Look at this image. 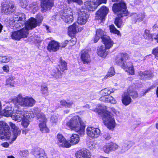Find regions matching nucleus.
<instances>
[{
	"mask_svg": "<svg viewBox=\"0 0 158 158\" xmlns=\"http://www.w3.org/2000/svg\"><path fill=\"white\" fill-rule=\"evenodd\" d=\"M57 142L60 146L66 148L71 146L70 144L66 140L62 134H58L57 135Z\"/></svg>",
	"mask_w": 158,
	"mask_h": 158,
	"instance_id": "16",
	"label": "nucleus"
},
{
	"mask_svg": "<svg viewBox=\"0 0 158 158\" xmlns=\"http://www.w3.org/2000/svg\"><path fill=\"white\" fill-rule=\"evenodd\" d=\"M85 5L86 8L88 10L93 11L98 6L96 3L95 0H91L90 1H86L85 3Z\"/></svg>",
	"mask_w": 158,
	"mask_h": 158,
	"instance_id": "24",
	"label": "nucleus"
},
{
	"mask_svg": "<svg viewBox=\"0 0 158 158\" xmlns=\"http://www.w3.org/2000/svg\"><path fill=\"white\" fill-rule=\"evenodd\" d=\"M95 1L98 6L102 3H106V0H95Z\"/></svg>",
	"mask_w": 158,
	"mask_h": 158,
	"instance_id": "56",
	"label": "nucleus"
},
{
	"mask_svg": "<svg viewBox=\"0 0 158 158\" xmlns=\"http://www.w3.org/2000/svg\"><path fill=\"white\" fill-rule=\"evenodd\" d=\"M104 138L106 140H108L111 138L110 135L108 133H106L103 135Z\"/></svg>",
	"mask_w": 158,
	"mask_h": 158,
	"instance_id": "55",
	"label": "nucleus"
},
{
	"mask_svg": "<svg viewBox=\"0 0 158 158\" xmlns=\"http://www.w3.org/2000/svg\"><path fill=\"white\" fill-rule=\"evenodd\" d=\"M41 91L42 94L46 96L48 95V88L46 85H42L41 87Z\"/></svg>",
	"mask_w": 158,
	"mask_h": 158,
	"instance_id": "42",
	"label": "nucleus"
},
{
	"mask_svg": "<svg viewBox=\"0 0 158 158\" xmlns=\"http://www.w3.org/2000/svg\"><path fill=\"white\" fill-rule=\"evenodd\" d=\"M77 31H81L83 29H82V27H79L78 26L77 24Z\"/></svg>",
	"mask_w": 158,
	"mask_h": 158,
	"instance_id": "62",
	"label": "nucleus"
},
{
	"mask_svg": "<svg viewBox=\"0 0 158 158\" xmlns=\"http://www.w3.org/2000/svg\"><path fill=\"white\" fill-rule=\"evenodd\" d=\"M122 97V102L124 105L127 106L131 102V99L127 92L124 93Z\"/></svg>",
	"mask_w": 158,
	"mask_h": 158,
	"instance_id": "29",
	"label": "nucleus"
},
{
	"mask_svg": "<svg viewBox=\"0 0 158 158\" xmlns=\"http://www.w3.org/2000/svg\"><path fill=\"white\" fill-rule=\"evenodd\" d=\"M77 39L76 38H72L70 40L68 41L69 45L70 46H72L76 44Z\"/></svg>",
	"mask_w": 158,
	"mask_h": 158,
	"instance_id": "52",
	"label": "nucleus"
},
{
	"mask_svg": "<svg viewBox=\"0 0 158 158\" xmlns=\"http://www.w3.org/2000/svg\"><path fill=\"white\" fill-rule=\"evenodd\" d=\"M61 105L64 106L66 108H70L73 104V102H67L65 100H62L60 102Z\"/></svg>",
	"mask_w": 158,
	"mask_h": 158,
	"instance_id": "39",
	"label": "nucleus"
},
{
	"mask_svg": "<svg viewBox=\"0 0 158 158\" xmlns=\"http://www.w3.org/2000/svg\"><path fill=\"white\" fill-rule=\"evenodd\" d=\"M14 111L12 110V107H9L6 108L2 111L0 114L6 117L11 116Z\"/></svg>",
	"mask_w": 158,
	"mask_h": 158,
	"instance_id": "33",
	"label": "nucleus"
},
{
	"mask_svg": "<svg viewBox=\"0 0 158 158\" xmlns=\"http://www.w3.org/2000/svg\"><path fill=\"white\" fill-rule=\"evenodd\" d=\"M15 79V78L12 76L9 77L6 80V84L13 86L15 83V81H14Z\"/></svg>",
	"mask_w": 158,
	"mask_h": 158,
	"instance_id": "40",
	"label": "nucleus"
},
{
	"mask_svg": "<svg viewBox=\"0 0 158 158\" xmlns=\"http://www.w3.org/2000/svg\"><path fill=\"white\" fill-rule=\"evenodd\" d=\"M109 144L111 151H114L118 148V146L116 143L110 142L109 143Z\"/></svg>",
	"mask_w": 158,
	"mask_h": 158,
	"instance_id": "44",
	"label": "nucleus"
},
{
	"mask_svg": "<svg viewBox=\"0 0 158 158\" xmlns=\"http://www.w3.org/2000/svg\"><path fill=\"white\" fill-rule=\"evenodd\" d=\"M31 118H32V116L29 112L26 113V115L22 119L21 125L24 127H27L29 124L30 120Z\"/></svg>",
	"mask_w": 158,
	"mask_h": 158,
	"instance_id": "27",
	"label": "nucleus"
},
{
	"mask_svg": "<svg viewBox=\"0 0 158 158\" xmlns=\"http://www.w3.org/2000/svg\"><path fill=\"white\" fill-rule=\"evenodd\" d=\"M138 74L140 79L142 80H147L151 79L153 77V73L148 70L144 72L139 71Z\"/></svg>",
	"mask_w": 158,
	"mask_h": 158,
	"instance_id": "18",
	"label": "nucleus"
},
{
	"mask_svg": "<svg viewBox=\"0 0 158 158\" xmlns=\"http://www.w3.org/2000/svg\"><path fill=\"white\" fill-rule=\"evenodd\" d=\"M69 3L72 2H75L79 5H81L82 4L83 2L81 0H67Z\"/></svg>",
	"mask_w": 158,
	"mask_h": 158,
	"instance_id": "53",
	"label": "nucleus"
},
{
	"mask_svg": "<svg viewBox=\"0 0 158 158\" xmlns=\"http://www.w3.org/2000/svg\"><path fill=\"white\" fill-rule=\"evenodd\" d=\"M19 5L22 8H25L28 5V3L27 0H19Z\"/></svg>",
	"mask_w": 158,
	"mask_h": 158,
	"instance_id": "47",
	"label": "nucleus"
},
{
	"mask_svg": "<svg viewBox=\"0 0 158 158\" xmlns=\"http://www.w3.org/2000/svg\"><path fill=\"white\" fill-rule=\"evenodd\" d=\"M105 111L100 113L102 117L103 122L107 128L110 130H113L116 126V123L114 118L111 113L107 110V107L105 106Z\"/></svg>",
	"mask_w": 158,
	"mask_h": 158,
	"instance_id": "5",
	"label": "nucleus"
},
{
	"mask_svg": "<svg viewBox=\"0 0 158 158\" xmlns=\"http://www.w3.org/2000/svg\"><path fill=\"white\" fill-rule=\"evenodd\" d=\"M59 67L60 70L62 71H64L66 69L67 63L65 61L61 60V64L59 65Z\"/></svg>",
	"mask_w": 158,
	"mask_h": 158,
	"instance_id": "45",
	"label": "nucleus"
},
{
	"mask_svg": "<svg viewBox=\"0 0 158 158\" xmlns=\"http://www.w3.org/2000/svg\"><path fill=\"white\" fill-rule=\"evenodd\" d=\"M135 20H138L139 21H142L145 17L144 13H140L138 14H135L132 16Z\"/></svg>",
	"mask_w": 158,
	"mask_h": 158,
	"instance_id": "36",
	"label": "nucleus"
},
{
	"mask_svg": "<svg viewBox=\"0 0 158 158\" xmlns=\"http://www.w3.org/2000/svg\"><path fill=\"white\" fill-rule=\"evenodd\" d=\"M108 11V9L105 6H102L96 13L95 19L97 20L100 19L102 21L105 19Z\"/></svg>",
	"mask_w": 158,
	"mask_h": 158,
	"instance_id": "12",
	"label": "nucleus"
},
{
	"mask_svg": "<svg viewBox=\"0 0 158 158\" xmlns=\"http://www.w3.org/2000/svg\"><path fill=\"white\" fill-rule=\"evenodd\" d=\"M51 74L52 76L56 79L60 78L62 77L61 73L57 69L52 70Z\"/></svg>",
	"mask_w": 158,
	"mask_h": 158,
	"instance_id": "34",
	"label": "nucleus"
},
{
	"mask_svg": "<svg viewBox=\"0 0 158 158\" xmlns=\"http://www.w3.org/2000/svg\"><path fill=\"white\" fill-rule=\"evenodd\" d=\"M26 18L25 15L23 14L21 16L20 15L18 16L15 15L13 18L11 19L10 20L13 22H17L15 24V28L19 29H21L22 28H26L25 25L27 22L29 20V19L26 22Z\"/></svg>",
	"mask_w": 158,
	"mask_h": 158,
	"instance_id": "8",
	"label": "nucleus"
},
{
	"mask_svg": "<svg viewBox=\"0 0 158 158\" xmlns=\"http://www.w3.org/2000/svg\"><path fill=\"white\" fill-rule=\"evenodd\" d=\"M15 111L13 112L11 117L14 120L18 122L21 121L26 115V113L29 112L24 110H19V107H15Z\"/></svg>",
	"mask_w": 158,
	"mask_h": 158,
	"instance_id": "11",
	"label": "nucleus"
},
{
	"mask_svg": "<svg viewBox=\"0 0 158 158\" xmlns=\"http://www.w3.org/2000/svg\"><path fill=\"white\" fill-rule=\"evenodd\" d=\"M57 121V118L56 115H52V116L50 119V121L51 122L55 123Z\"/></svg>",
	"mask_w": 158,
	"mask_h": 158,
	"instance_id": "54",
	"label": "nucleus"
},
{
	"mask_svg": "<svg viewBox=\"0 0 158 158\" xmlns=\"http://www.w3.org/2000/svg\"><path fill=\"white\" fill-rule=\"evenodd\" d=\"M81 54V59L84 64H88L90 62V57L88 50H82Z\"/></svg>",
	"mask_w": 158,
	"mask_h": 158,
	"instance_id": "20",
	"label": "nucleus"
},
{
	"mask_svg": "<svg viewBox=\"0 0 158 158\" xmlns=\"http://www.w3.org/2000/svg\"><path fill=\"white\" fill-rule=\"evenodd\" d=\"M15 9V4L12 2H7L4 3L1 7L2 12L6 15L10 14Z\"/></svg>",
	"mask_w": 158,
	"mask_h": 158,
	"instance_id": "10",
	"label": "nucleus"
},
{
	"mask_svg": "<svg viewBox=\"0 0 158 158\" xmlns=\"http://www.w3.org/2000/svg\"><path fill=\"white\" fill-rule=\"evenodd\" d=\"M54 5L53 0H41V11L45 12L50 10Z\"/></svg>",
	"mask_w": 158,
	"mask_h": 158,
	"instance_id": "13",
	"label": "nucleus"
},
{
	"mask_svg": "<svg viewBox=\"0 0 158 158\" xmlns=\"http://www.w3.org/2000/svg\"><path fill=\"white\" fill-rule=\"evenodd\" d=\"M102 42L104 44L106 48L108 49L112 47L114 44L113 41L108 36H105Z\"/></svg>",
	"mask_w": 158,
	"mask_h": 158,
	"instance_id": "26",
	"label": "nucleus"
},
{
	"mask_svg": "<svg viewBox=\"0 0 158 158\" xmlns=\"http://www.w3.org/2000/svg\"><path fill=\"white\" fill-rule=\"evenodd\" d=\"M103 150L105 152L108 153L111 152L109 143L105 145L103 147Z\"/></svg>",
	"mask_w": 158,
	"mask_h": 158,
	"instance_id": "49",
	"label": "nucleus"
},
{
	"mask_svg": "<svg viewBox=\"0 0 158 158\" xmlns=\"http://www.w3.org/2000/svg\"><path fill=\"white\" fill-rule=\"evenodd\" d=\"M27 101L26 102L27 103V106H32L35 103V101L32 98L27 97Z\"/></svg>",
	"mask_w": 158,
	"mask_h": 158,
	"instance_id": "41",
	"label": "nucleus"
},
{
	"mask_svg": "<svg viewBox=\"0 0 158 158\" xmlns=\"http://www.w3.org/2000/svg\"><path fill=\"white\" fill-rule=\"evenodd\" d=\"M143 36L145 39L149 40L152 39V35L150 34V31L149 30H145Z\"/></svg>",
	"mask_w": 158,
	"mask_h": 158,
	"instance_id": "46",
	"label": "nucleus"
},
{
	"mask_svg": "<svg viewBox=\"0 0 158 158\" xmlns=\"http://www.w3.org/2000/svg\"><path fill=\"white\" fill-rule=\"evenodd\" d=\"M33 154L35 158H48L44 151L41 148L35 149Z\"/></svg>",
	"mask_w": 158,
	"mask_h": 158,
	"instance_id": "22",
	"label": "nucleus"
},
{
	"mask_svg": "<svg viewBox=\"0 0 158 158\" xmlns=\"http://www.w3.org/2000/svg\"><path fill=\"white\" fill-rule=\"evenodd\" d=\"M89 15L85 11H81L79 14L77 24L80 25L85 24L86 22Z\"/></svg>",
	"mask_w": 158,
	"mask_h": 158,
	"instance_id": "17",
	"label": "nucleus"
},
{
	"mask_svg": "<svg viewBox=\"0 0 158 158\" xmlns=\"http://www.w3.org/2000/svg\"><path fill=\"white\" fill-rule=\"evenodd\" d=\"M27 97H23L22 95L19 94L18 95L16 98L12 99V101L14 103L17 105H19L21 106H27Z\"/></svg>",
	"mask_w": 158,
	"mask_h": 158,
	"instance_id": "15",
	"label": "nucleus"
},
{
	"mask_svg": "<svg viewBox=\"0 0 158 158\" xmlns=\"http://www.w3.org/2000/svg\"><path fill=\"white\" fill-rule=\"evenodd\" d=\"M80 140L79 135L76 134H73L70 139V142L73 145L77 144Z\"/></svg>",
	"mask_w": 158,
	"mask_h": 158,
	"instance_id": "32",
	"label": "nucleus"
},
{
	"mask_svg": "<svg viewBox=\"0 0 158 158\" xmlns=\"http://www.w3.org/2000/svg\"><path fill=\"white\" fill-rule=\"evenodd\" d=\"M2 69L3 70L6 72H8L9 70V68L8 66L5 65L2 67Z\"/></svg>",
	"mask_w": 158,
	"mask_h": 158,
	"instance_id": "58",
	"label": "nucleus"
},
{
	"mask_svg": "<svg viewBox=\"0 0 158 158\" xmlns=\"http://www.w3.org/2000/svg\"><path fill=\"white\" fill-rule=\"evenodd\" d=\"M37 5V3L36 2H33L32 4H30V6L33 8H35V6H36Z\"/></svg>",
	"mask_w": 158,
	"mask_h": 158,
	"instance_id": "63",
	"label": "nucleus"
},
{
	"mask_svg": "<svg viewBox=\"0 0 158 158\" xmlns=\"http://www.w3.org/2000/svg\"><path fill=\"white\" fill-rule=\"evenodd\" d=\"M127 59L128 56L127 53H120L117 56L115 59V62L129 74H134V70L133 64L131 62L126 61Z\"/></svg>",
	"mask_w": 158,
	"mask_h": 158,
	"instance_id": "4",
	"label": "nucleus"
},
{
	"mask_svg": "<svg viewBox=\"0 0 158 158\" xmlns=\"http://www.w3.org/2000/svg\"><path fill=\"white\" fill-rule=\"evenodd\" d=\"M11 59V57L8 56H0V62L2 63H6L9 62Z\"/></svg>",
	"mask_w": 158,
	"mask_h": 158,
	"instance_id": "38",
	"label": "nucleus"
},
{
	"mask_svg": "<svg viewBox=\"0 0 158 158\" xmlns=\"http://www.w3.org/2000/svg\"><path fill=\"white\" fill-rule=\"evenodd\" d=\"M106 96L102 95V96L101 97L99 98L100 100L101 101H103L107 102L108 97H106Z\"/></svg>",
	"mask_w": 158,
	"mask_h": 158,
	"instance_id": "57",
	"label": "nucleus"
},
{
	"mask_svg": "<svg viewBox=\"0 0 158 158\" xmlns=\"http://www.w3.org/2000/svg\"><path fill=\"white\" fill-rule=\"evenodd\" d=\"M66 125L70 129L74 130L81 135L84 134L85 124L78 115L73 116L66 123Z\"/></svg>",
	"mask_w": 158,
	"mask_h": 158,
	"instance_id": "3",
	"label": "nucleus"
},
{
	"mask_svg": "<svg viewBox=\"0 0 158 158\" xmlns=\"http://www.w3.org/2000/svg\"><path fill=\"white\" fill-rule=\"evenodd\" d=\"M127 93L128 94L129 96L130 97V96L133 99L136 98L138 96V94L137 91L134 89H129Z\"/></svg>",
	"mask_w": 158,
	"mask_h": 158,
	"instance_id": "37",
	"label": "nucleus"
},
{
	"mask_svg": "<svg viewBox=\"0 0 158 158\" xmlns=\"http://www.w3.org/2000/svg\"><path fill=\"white\" fill-rule=\"evenodd\" d=\"M88 135L92 138L98 137L100 133V130L96 128L89 127L86 130Z\"/></svg>",
	"mask_w": 158,
	"mask_h": 158,
	"instance_id": "14",
	"label": "nucleus"
},
{
	"mask_svg": "<svg viewBox=\"0 0 158 158\" xmlns=\"http://www.w3.org/2000/svg\"><path fill=\"white\" fill-rule=\"evenodd\" d=\"M59 14L61 19L64 21L68 23H72L73 20L72 11L70 9H64L63 10L60 11Z\"/></svg>",
	"mask_w": 158,
	"mask_h": 158,
	"instance_id": "9",
	"label": "nucleus"
},
{
	"mask_svg": "<svg viewBox=\"0 0 158 158\" xmlns=\"http://www.w3.org/2000/svg\"><path fill=\"white\" fill-rule=\"evenodd\" d=\"M132 146V143L130 141L126 140L122 144L121 147V152L124 153L128 150Z\"/></svg>",
	"mask_w": 158,
	"mask_h": 158,
	"instance_id": "28",
	"label": "nucleus"
},
{
	"mask_svg": "<svg viewBox=\"0 0 158 158\" xmlns=\"http://www.w3.org/2000/svg\"><path fill=\"white\" fill-rule=\"evenodd\" d=\"M155 87V86L153 85L151 86L149 88H148V89H146L145 90V94L146 93L148 92V91H150V89H153Z\"/></svg>",
	"mask_w": 158,
	"mask_h": 158,
	"instance_id": "61",
	"label": "nucleus"
},
{
	"mask_svg": "<svg viewBox=\"0 0 158 158\" xmlns=\"http://www.w3.org/2000/svg\"><path fill=\"white\" fill-rule=\"evenodd\" d=\"M105 36H107L106 35V32L101 29H98L97 30L96 32V35L94 39V41L95 43L97 42L101 38L102 40L104 38Z\"/></svg>",
	"mask_w": 158,
	"mask_h": 158,
	"instance_id": "25",
	"label": "nucleus"
},
{
	"mask_svg": "<svg viewBox=\"0 0 158 158\" xmlns=\"http://www.w3.org/2000/svg\"><path fill=\"white\" fill-rule=\"evenodd\" d=\"M110 32L113 33L117 34L118 35H121L120 31L117 30L113 25L110 26Z\"/></svg>",
	"mask_w": 158,
	"mask_h": 158,
	"instance_id": "43",
	"label": "nucleus"
},
{
	"mask_svg": "<svg viewBox=\"0 0 158 158\" xmlns=\"http://www.w3.org/2000/svg\"><path fill=\"white\" fill-rule=\"evenodd\" d=\"M77 158H90L91 155L89 151L86 149H82L76 154Z\"/></svg>",
	"mask_w": 158,
	"mask_h": 158,
	"instance_id": "19",
	"label": "nucleus"
},
{
	"mask_svg": "<svg viewBox=\"0 0 158 158\" xmlns=\"http://www.w3.org/2000/svg\"><path fill=\"white\" fill-rule=\"evenodd\" d=\"M2 145L3 147H4L7 148L9 147V145L8 143L5 142L2 143Z\"/></svg>",
	"mask_w": 158,
	"mask_h": 158,
	"instance_id": "60",
	"label": "nucleus"
},
{
	"mask_svg": "<svg viewBox=\"0 0 158 158\" xmlns=\"http://www.w3.org/2000/svg\"><path fill=\"white\" fill-rule=\"evenodd\" d=\"M33 113L35 115L38 121L40 122L39 126L40 131L43 133L48 132L49 129L46 125L47 119L45 115L37 107L34 108Z\"/></svg>",
	"mask_w": 158,
	"mask_h": 158,
	"instance_id": "6",
	"label": "nucleus"
},
{
	"mask_svg": "<svg viewBox=\"0 0 158 158\" xmlns=\"http://www.w3.org/2000/svg\"><path fill=\"white\" fill-rule=\"evenodd\" d=\"M69 43L68 40H66L64 42H63L61 44L60 46L62 47H65L67 44Z\"/></svg>",
	"mask_w": 158,
	"mask_h": 158,
	"instance_id": "59",
	"label": "nucleus"
},
{
	"mask_svg": "<svg viewBox=\"0 0 158 158\" xmlns=\"http://www.w3.org/2000/svg\"><path fill=\"white\" fill-rule=\"evenodd\" d=\"M107 102H110L112 104H114L116 103V100L111 96H109L108 97Z\"/></svg>",
	"mask_w": 158,
	"mask_h": 158,
	"instance_id": "51",
	"label": "nucleus"
},
{
	"mask_svg": "<svg viewBox=\"0 0 158 158\" xmlns=\"http://www.w3.org/2000/svg\"><path fill=\"white\" fill-rule=\"evenodd\" d=\"M9 124L12 129L13 130V137L11 138V143H12L16 139L17 137L20 134L21 131L19 128L15 126V124L11 122H9Z\"/></svg>",
	"mask_w": 158,
	"mask_h": 158,
	"instance_id": "21",
	"label": "nucleus"
},
{
	"mask_svg": "<svg viewBox=\"0 0 158 158\" xmlns=\"http://www.w3.org/2000/svg\"><path fill=\"white\" fill-rule=\"evenodd\" d=\"M152 52V54L155 55V58L158 60V47L154 48Z\"/></svg>",
	"mask_w": 158,
	"mask_h": 158,
	"instance_id": "50",
	"label": "nucleus"
},
{
	"mask_svg": "<svg viewBox=\"0 0 158 158\" xmlns=\"http://www.w3.org/2000/svg\"><path fill=\"white\" fill-rule=\"evenodd\" d=\"M77 24L74 23L72 25L69 26L68 29L69 35H72L76 34L77 32Z\"/></svg>",
	"mask_w": 158,
	"mask_h": 158,
	"instance_id": "31",
	"label": "nucleus"
},
{
	"mask_svg": "<svg viewBox=\"0 0 158 158\" xmlns=\"http://www.w3.org/2000/svg\"><path fill=\"white\" fill-rule=\"evenodd\" d=\"M105 47L101 46L98 50L97 54L98 55L102 57H104L107 55L108 52Z\"/></svg>",
	"mask_w": 158,
	"mask_h": 158,
	"instance_id": "30",
	"label": "nucleus"
},
{
	"mask_svg": "<svg viewBox=\"0 0 158 158\" xmlns=\"http://www.w3.org/2000/svg\"><path fill=\"white\" fill-rule=\"evenodd\" d=\"M154 39L156 40L157 42L158 43V33L156 35V36L154 37Z\"/></svg>",
	"mask_w": 158,
	"mask_h": 158,
	"instance_id": "64",
	"label": "nucleus"
},
{
	"mask_svg": "<svg viewBox=\"0 0 158 158\" xmlns=\"http://www.w3.org/2000/svg\"><path fill=\"white\" fill-rule=\"evenodd\" d=\"M59 48V44L57 42L53 40L50 41L48 45L47 49L50 52L57 51Z\"/></svg>",
	"mask_w": 158,
	"mask_h": 158,
	"instance_id": "23",
	"label": "nucleus"
},
{
	"mask_svg": "<svg viewBox=\"0 0 158 158\" xmlns=\"http://www.w3.org/2000/svg\"><path fill=\"white\" fill-rule=\"evenodd\" d=\"M112 10L114 13L118 12V17L115 19L114 23L118 27L120 28L123 23L121 18L126 16L128 14L126 4L123 1L117 4H114L112 7Z\"/></svg>",
	"mask_w": 158,
	"mask_h": 158,
	"instance_id": "2",
	"label": "nucleus"
},
{
	"mask_svg": "<svg viewBox=\"0 0 158 158\" xmlns=\"http://www.w3.org/2000/svg\"><path fill=\"white\" fill-rule=\"evenodd\" d=\"M10 135V127L4 121H0V139H9Z\"/></svg>",
	"mask_w": 158,
	"mask_h": 158,
	"instance_id": "7",
	"label": "nucleus"
},
{
	"mask_svg": "<svg viewBox=\"0 0 158 158\" xmlns=\"http://www.w3.org/2000/svg\"><path fill=\"white\" fill-rule=\"evenodd\" d=\"M42 20V17L40 15L38 16L36 19L31 18L25 25L26 28H23L21 30L12 32L11 35L12 39L15 40H19L22 38L27 37L28 34V30L36 27Z\"/></svg>",
	"mask_w": 158,
	"mask_h": 158,
	"instance_id": "1",
	"label": "nucleus"
},
{
	"mask_svg": "<svg viewBox=\"0 0 158 158\" xmlns=\"http://www.w3.org/2000/svg\"><path fill=\"white\" fill-rule=\"evenodd\" d=\"M114 91L113 89L107 88H105L102 89L101 91V93L102 94V95L103 96H107L113 92Z\"/></svg>",
	"mask_w": 158,
	"mask_h": 158,
	"instance_id": "35",
	"label": "nucleus"
},
{
	"mask_svg": "<svg viewBox=\"0 0 158 158\" xmlns=\"http://www.w3.org/2000/svg\"><path fill=\"white\" fill-rule=\"evenodd\" d=\"M115 73L114 68L113 67L110 68L109 69L108 73L106 75L107 78L108 77H111L114 75Z\"/></svg>",
	"mask_w": 158,
	"mask_h": 158,
	"instance_id": "48",
	"label": "nucleus"
}]
</instances>
